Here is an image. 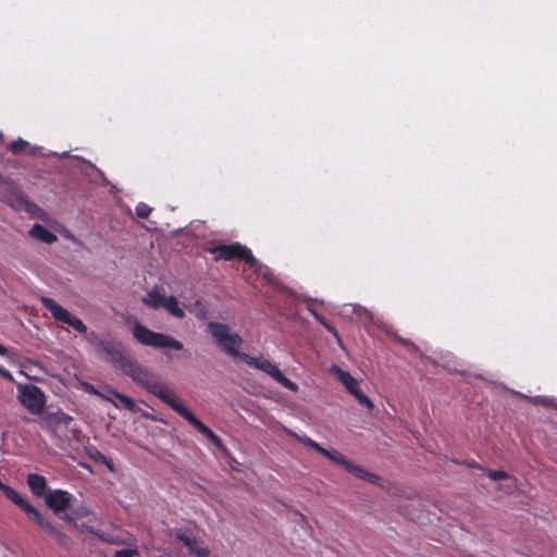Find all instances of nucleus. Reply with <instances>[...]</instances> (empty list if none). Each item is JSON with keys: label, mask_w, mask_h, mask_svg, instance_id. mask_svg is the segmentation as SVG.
I'll return each mask as SVG.
<instances>
[{"label": "nucleus", "mask_w": 557, "mask_h": 557, "mask_svg": "<svg viewBox=\"0 0 557 557\" xmlns=\"http://www.w3.org/2000/svg\"><path fill=\"white\" fill-rule=\"evenodd\" d=\"M29 235L37 240L45 244H53L58 240V237L54 233L50 232L46 226L35 223L29 230Z\"/></svg>", "instance_id": "9b49d317"}, {"label": "nucleus", "mask_w": 557, "mask_h": 557, "mask_svg": "<svg viewBox=\"0 0 557 557\" xmlns=\"http://www.w3.org/2000/svg\"><path fill=\"white\" fill-rule=\"evenodd\" d=\"M72 499V494L63 490L48 491L45 495L46 505L55 513L69 508Z\"/></svg>", "instance_id": "1a4fd4ad"}, {"label": "nucleus", "mask_w": 557, "mask_h": 557, "mask_svg": "<svg viewBox=\"0 0 557 557\" xmlns=\"http://www.w3.org/2000/svg\"><path fill=\"white\" fill-rule=\"evenodd\" d=\"M0 348H4L2 345H0Z\"/></svg>", "instance_id": "58836bf2"}, {"label": "nucleus", "mask_w": 557, "mask_h": 557, "mask_svg": "<svg viewBox=\"0 0 557 557\" xmlns=\"http://www.w3.org/2000/svg\"><path fill=\"white\" fill-rule=\"evenodd\" d=\"M351 395L355 396V398L361 404V405H364L366 407H368L369 409H372L373 408V404L372 401L370 400V398L368 396H366L359 388H358V385L351 389L350 392Z\"/></svg>", "instance_id": "4be33fe9"}, {"label": "nucleus", "mask_w": 557, "mask_h": 557, "mask_svg": "<svg viewBox=\"0 0 557 557\" xmlns=\"http://www.w3.org/2000/svg\"><path fill=\"white\" fill-rule=\"evenodd\" d=\"M89 457L98 463L106 465L111 471H113L112 463L107 459V457L98 449L92 448L88 450Z\"/></svg>", "instance_id": "6ab92c4d"}, {"label": "nucleus", "mask_w": 557, "mask_h": 557, "mask_svg": "<svg viewBox=\"0 0 557 557\" xmlns=\"http://www.w3.org/2000/svg\"><path fill=\"white\" fill-rule=\"evenodd\" d=\"M164 300H165V296L161 295L158 292L152 290V292L148 293V298H147L146 302L152 308H159V307H162Z\"/></svg>", "instance_id": "a211bd4d"}, {"label": "nucleus", "mask_w": 557, "mask_h": 557, "mask_svg": "<svg viewBox=\"0 0 557 557\" xmlns=\"http://www.w3.org/2000/svg\"><path fill=\"white\" fill-rule=\"evenodd\" d=\"M151 211H152V208L145 202H139L135 208V212H136L137 216H139L141 219H147L149 216V214L151 213Z\"/></svg>", "instance_id": "bb28decb"}, {"label": "nucleus", "mask_w": 557, "mask_h": 557, "mask_svg": "<svg viewBox=\"0 0 557 557\" xmlns=\"http://www.w3.org/2000/svg\"><path fill=\"white\" fill-rule=\"evenodd\" d=\"M9 350H2L0 349V356H4Z\"/></svg>", "instance_id": "4c0bfd02"}, {"label": "nucleus", "mask_w": 557, "mask_h": 557, "mask_svg": "<svg viewBox=\"0 0 557 557\" xmlns=\"http://www.w3.org/2000/svg\"><path fill=\"white\" fill-rule=\"evenodd\" d=\"M355 311L364 320H370L372 318V314L369 310L362 307H358L355 309Z\"/></svg>", "instance_id": "7c9ffc66"}, {"label": "nucleus", "mask_w": 557, "mask_h": 557, "mask_svg": "<svg viewBox=\"0 0 557 557\" xmlns=\"http://www.w3.org/2000/svg\"><path fill=\"white\" fill-rule=\"evenodd\" d=\"M138 555L137 549H119L115 552L114 557H135Z\"/></svg>", "instance_id": "c756f323"}, {"label": "nucleus", "mask_w": 557, "mask_h": 557, "mask_svg": "<svg viewBox=\"0 0 557 557\" xmlns=\"http://www.w3.org/2000/svg\"><path fill=\"white\" fill-rule=\"evenodd\" d=\"M323 456H325L326 458H329L330 460H332L335 463L342 465L344 468H346L347 463L349 462L343 454H341L339 451H337L335 449H332V450L326 449V454H324Z\"/></svg>", "instance_id": "aec40b11"}, {"label": "nucleus", "mask_w": 557, "mask_h": 557, "mask_svg": "<svg viewBox=\"0 0 557 557\" xmlns=\"http://www.w3.org/2000/svg\"><path fill=\"white\" fill-rule=\"evenodd\" d=\"M208 330L221 348H238L243 339L231 327L220 322H209Z\"/></svg>", "instance_id": "6e6552de"}, {"label": "nucleus", "mask_w": 557, "mask_h": 557, "mask_svg": "<svg viewBox=\"0 0 557 557\" xmlns=\"http://www.w3.org/2000/svg\"><path fill=\"white\" fill-rule=\"evenodd\" d=\"M134 337L145 346H151L154 348H183V345L164 334L156 333L148 327L136 324L133 330Z\"/></svg>", "instance_id": "39448f33"}, {"label": "nucleus", "mask_w": 557, "mask_h": 557, "mask_svg": "<svg viewBox=\"0 0 557 557\" xmlns=\"http://www.w3.org/2000/svg\"><path fill=\"white\" fill-rule=\"evenodd\" d=\"M162 307L165 308L175 318L182 319L185 315L183 309L180 308L178 301L174 296L165 297Z\"/></svg>", "instance_id": "2eb2a0df"}, {"label": "nucleus", "mask_w": 557, "mask_h": 557, "mask_svg": "<svg viewBox=\"0 0 557 557\" xmlns=\"http://www.w3.org/2000/svg\"><path fill=\"white\" fill-rule=\"evenodd\" d=\"M515 395L521 397V398H525V399H530L528 396L521 394V393H518V392H512Z\"/></svg>", "instance_id": "f704fd0d"}, {"label": "nucleus", "mask_w": 557, "mask_h": 557, "mask_svg": "<svg viewBox=\"0 0 557 557\" xmlns=\"http://www.w3.org/2000/svg\"><path fill=\"white\" fill-rule=\"evenodd\" d=\"M298 441L300 443H302L304 445L319 451L321 455L326 454L325 448H323L320 444H318L317 442H314L313 440H311L309 437H298Z\"/></svg>", "instance_id": "b1692460"}, {"label": "nucleus", "mask_w": 557, "mask_h": 557, "mask_svg": "<svg viewBox=\"0 0 557 557\" xmlns=\"http://www.w3.org/2000/svg\"><path fill=\"white\" fill-rule=\"evenodd\" d=\"M25 209L29 213H35L37 211H40V208L37 205H35L34 202H30V201H25Z\"/></svg>", "instance_id": "2f4dec72"}, {"label": "nucleus", "mask_w": 557, "mask_h": 557, "mask_svg": "<svg viewBox=\"0 0 557 557\" xmlns=\"http://www.w3.org/2000/svg\"><path fill=\"white\" fill-rule=\"evenodd\" d=\"M331 372L337 376V379L342 382V384L347 388L349 393L358 385L355 377H352L348 372L342 370L339 367L335 364L331 367Z\"/></svg>", "instance_id": "4468645a"}, {"label": "nucleus", "mask_w": 557, "mask_h": 557, "mask_svg": "<svg viewBox=\"0 0 557 557\" xmlns=\"http://www.w3.org/2000/svg\"><path fill=\"white\" fill-rule=\"evenodd\" d=\"M103 359L114 370L127 375L135 384L168 405L216 447H223L221 438L184 405L162 377L140 363L129 350H103Z\"/></svg>", "instance_id": "f257e3e1"}, {"label": "nucleus", "mask_w": 557, "mask_h": 557, "mask_svg": "<svg viewBox=\"0 0 557 557\" xmlns=\"http://www.w3.org/2000/svg\"><path fill=\"white\" fill-rule=\"evenodd\" d=\"M209 252L215 255L216 260L238 259L248 263L250 268L256 267L258 263V260L253 257L251 250L239 243L214 246L209 249Z\"/></svg>", "instance_id": "423d86ee"}, {"label": "nucleus", "mask_w": 557, "mask_h": 557, "mask_svg": "<svg viewBox=\"0 0 557 557\" xmlns=\"http://www.w3.org/2000/svg\"><path fill=\"white\" fill-rule=\"evenodd\" d=\"M45 309H47L54 320L73 327L78 333H85L87 327L81 319L72 314L69 310L63 308L57 301L49 297H41L40 299Z\"/></svg>", "instance_id": "0eeeda50"}, {"label": "nucleus", "mask_w": 557, "mask_h": 557, "mask_svg": "<svg viewBox=\"0 0 557 557\" xmlns=\"http://www.w3.org/2000/svg\"><path fill=\"white\" fill-rule=\"evenodd\" d=\"M0 374H1L3 377L9 379L10 381H12V380H13V377H12L11 373H10L8 370H5L4 368H2L1 366H0Z\"/></svg>", "instance_id": "473e14b6"}, {"label": "nucleus", "mask_w": 557, "mask_h": 557, "mask_svg": "<svg viewBox=\"0 0 557 557\" xmlns=\"http://www.w3.org/2000/svg\"><path fill=\"white\" fill-rule=\"evenodd\" d=\"M345 469L348 472L352 473L355 476L362 479V480H368V481L372 482V481H374V479H377V476L375 474L364 470L363 468H361L359 466L354 465L350 461L347 463V467Z\"/></svg>", "instance_id": "dca6fc26"}, {"label": "nucleus", "mask_w": 557, "mask_h": 557, "mask_svg": "<svg viewBox=\"0 0 557 557\" xmlns=\"http://www.w3.org/2000/svg\"><path fill=\"white\" fill-rule=\"evenodd\" d=\"M62 519L66 522H73L74 521V517L70 516V515H64L62 517Z\"/></svg>", "instance_id": "72a5a7b5"}, {"label": "nucleus", "mask_w": 557, "mask_h": 557, "mask_svg": "<svg viewBox=\"0 0 557 557\" xmlns=\"http://www.w3.org/2000/svg\"><path fill=\"white\" fill-rule=\"evenodd\" d=\"M29 144L22 139V138H17L13 141H11V144L9 145V149L12 153L14 154H18V153H22V152H25V150L28 148Z\"/></svg>", "instance_id": "412c9836"}, {"label": "nucleus", "mask_w": 557, "mask_h": 557, "mask_svg": "<svg viewBox=\"0 0 557 557\" xmlns=\"http://www.w3.org/2000/svg\"><path fill=\"white\" fill-rule=\"evenodd\" d=\"M485 472L492 481L509 480V474L503 470H485Z\"/></svg>", "instance_id": "a878e982"}, {"label": "nucleus", "mask_w": 557, "mask_h": 557, "mask_svg": "<svg viewBox=\"0 0 557 557\" xmlns=\"http://www.w3.org/2000/svg\"><path fill=\"white\" fill-rule=\"evenodd\" d=\"M176 359H178V356L174 354L173 350H164L163 357L161 358L160 361L165 366H170Z\"/></svg>", "instance_id": "c85d7f7f"}, {"label": "nucleus", "mask_w": 557, "mask_h": 557, "mask_svg": "<svg viewBox=\"0 0 557 557\" xmlns=\"http://www.w3.org/2000/svg\"><path fill=\"white\" fill-rule=\"evenodd\" d=\"M5 486H7V484H4V483H2V482L0 481V491H2Z\"/></svg>", "instance_id": "e433bc0d"}, {"label": "nucleus", "mask_w": 557, "mask_h": 557, "mask_svg": "<svg viewBox=\"0 0 557 557\" xmlns=\"http://www.w3.org/2000/svg\"><path fill=\"white\" fill-rule=\"evenodd\" d=\"M17 399L32 414H40L45 410V393L34 384L17 385Z\"/></svg>", "instance_id": "20e7f679"}, {"label": "nucleus", "mask_w": 557, "mask_h": 557, "mask_svg": "<svg viewBox=\"0 0 557 557\" xmlns=\"http://www.w3.org/2000/svg\"><path fill=\"white\" fill-rule=\"evenodd\" d=\"M174 534L175 539L183 542L184 545L188 548L189 554H194L198 557H208L210 554L209 548L199 547L197 539L191 535H187L180 530L171 531V534Z\"/></svg>", "instance_id": "9d476101"}, {"label": "nucleus", "mask_w": 557, "mask_h": 557, "mask_svg": "<svg viewBox=\"0 0 557 557\" xmlns=\"http://www.w3.org/2000/svg\"><path fill=\"white\" fill-rule=\"evenodd\" d=\"M533 403H534V404H537V403H539L537 398H535V399L533 400ZM540 403H542V404H546V400L542 399V400H540Z\"/></svg>", "instance_id": "c9c22d12"}, {"label": "nucleus", "mask_w": 557, "mask_h": 557, "mask_svg": "<svg viewBox=\"0 0 557 557\" xmlns=\"http://www.w3.org/2000/svg\"><path fill=\"white\" fill-rule=\"evenodd\" d=\"M1 492L15 505H17L29 518V520L37 523L42 531H45L57 544L62 547L69 548L72 544L71 539L59 531L50 521L41 516V513L32 506L25 498H23L15 490L7 485Z\"/></svg>", "instance_id": "f03ea898"}, {"label": "nucleus", "mask_w": 557, "mask_h": 557, "mask_svg": "<svg viewBox=\"0 0 557 557\" xmlns=\"http://www.w3.org/2000/svg\"><path fill=\"white\" fill-rule=\"evenodd\" d=\"M235 361H243L251 368L260 370L270 375L274 381L292 392L298 391V385L287 379L280 369L262 356L252 357L244 350H226Z\"/></svg>", "instance_id": "7ed1b4c3"}, {"label": "nucleus", "mask_w": 557, "mask_h": 557, "mask_svg": "<svg viewBox=\"0 0 557 557\" xmlns=\"http://www.w3.org/2000/svg\"><path fill=\"white\" fill-rule=\"evenodd\" d=\"M382 331L385 333L388 344L391 345H401L411 348H418L408 338L399 336L391 325L384 324L382 326Z\"/></svg>", "instance_id": "ddd939ff"}, {"label": "nucleus", "mask_w": 557, "mask_h": 557, "mask_svg": "<svg viewBox=\"0 0 557 557\" xmlns=\"http://www.w3.org/2000/svg\"><path fill=\"white\" fill-rule=\"evenodd\" d=\"M308 310L311 312V314L314 317V319H315L320 324H322V325H323V326H324V327H325L330 333H332V334L336 337V339H337L338 344L341 345V338H339V336H338V334H337V332H336L335 327H334L332 324H330V323L326 321V319H325V318H323L321 314H319V313H318L314 309H312L311 307H308Z\"/></svg>", "instance_id": "f3484780"}, {"label": "nucleus", "mask_w": 557, "mask_h": 557, "mask_svg": "<svg viewBox=\"0 0 557 557\" xmlns=\"http://www.w3.org/2000/svg\"><path fill=\"white\" fill-rule=\"evenodd\" d=\"M499 491H504L507 494L512 493L516 490V480L509 475V480H505V484L498 486Z\"/></svg>", "instance_id": "cd10ccee"}, {"label": "nucleus", "mask_w": 557, "mask_h": 557, "mask_svg": "<svg viewBox=\"0 0 557 557\" xmlns=\"http://www.w3.org/2000/svg\"><path fill=\"white\" fill-rule=\"evenodd\" d=\"M110 393L115 396L124 405L125 408L128 410H134L135 401L131 397L114 389H111Z\"/></svg>", "instance_id": "5701e85b"}, {"label": "nucleus", "mask_w": 557, "mask_h": 557, "mask_svg": "<svg viewBox=\"0 0 557 557\" xmlns=\"http://www.w3.org/2000/svg\"><path fill=\"white\" fill-rule=\"evenodd\" d=\"M27 484L30 491L38 497H44L49 490H47V481L45 476L37 473H30L27 475Z\"/></svg>", "instance_id": "f8f14e48"}, {"label": "nucleus", "mask_w": 557, "mask_h": 557, "mask_svg": "<svg viewBox=\"0 0 557 557\" xmlns=\"http://www.w3.org/2000/svg\"><path fill=\"white\" fill-rule=\"evenodd\" d=\"M298 441L300 443H302L304 445L319 451L321 455L326 454L325 448H323L320 444H318L317 442H314L313 440H311L309 437H298Z\"/></svg>", "instance_id": "393cba45"}]
</instances>
